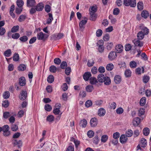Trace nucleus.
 <instances>
[{"label":"nucleus","instance_id":"nucleus-48","mask_svg":"<svg viewBox=\"0 0 151 151\" xmlns=\"http://www.w3.org/2000/svg\"><path fill=\"white\" fill-rule=\"evenodd\" d=\"M19 28L18 26H14L11 29V32L13 33L16 32L18 31Z\"/></svg>","mask_w":151,"mask_h":151},{"label":"nucleus","instance_id":"nucleus-40","mask_svg":"<svg viewBox=\"0 0 151 151\" xmlns=\"http://www.w3.org/2000/svg\"><path fill=\"white\" fill-rule=\"evenodd\" d=\"M49 15V18L48 19L46 23L47 24H50L52 20H53V17L52 16V14H51L49 13L48 14Z\"/></svg>","mask_w":151,"mask_h":151},{"label":"nucleus","instance_id":"nucleus-49","mask_svg":"<svg viewBox=\"0 0 151 151\" xmlns=\"http://www.w3.org/2000/svg\"><path fill=\"white\" fill-rule=\"evenodd\" d=\"M137 8L139 10H141L143 8V4L142 2H139L137 3Z\"/></svg>","mask_w":151,"mask_h":151},{"label":"nucleus","instance_id":"nucleus-16","mask_svg":"<svg viewBox=\"0 0 151 151\" xmlns=\"http://www.w3.org/2000/svg\"><path fill=\"white\" fill-rule=\"evenodd\" d=\"M105 77L104 74H100L98 76L97 80L100 83H103Z\"/></svg>","mask_w":151,"mask_h":151},{"label":"nucleus","instance_id":"nucleus-15","mask_svg":"<svg viewBox=\"0 0 151 151\" xmlns=\"http://www.w3.org/2000/svg\"><path fill=\"white\" fill-rule=\"evenodd\" d=\"M106 113V111L103 108L99 109L98 111V115L100 116H104Z\"/></svg>","mask_w":151,"mask_h":151},{"label":"nucleus","instance_id":"nucleus-57","mask_svg":"<svg viewBox=\"0 0 151 151\" xmlns=\"http://www.w3.org/2000/svg\"><path fill=\"white\" fill-rule=\"evenodd\" d=\"M28 39L27 37L26 36H23L19 38L20 40L22 42H25Z\"/></svg>","mask_w":151,"mask_h":151},{"label":"nucleus","instance_id":"nucleus-26","mask_svg":"<svg viewBox=\"0 0 151 151\" xmlns=\"http://www.w3.org/2000/svg\"><path fill=\"white\" fill-rule=\"evenodd\" d=\"M100 141V138L98 135H96L93 138V143L96 145H97Z\"/></svg>","mask_w":151,"mask_h":151},{"label":"nucleus","instance_id":"nucleus-44","mask_svg":"<svg viewBox=\"0 0 151 151\" xmlns=\"http://www.w3.org/2000/svg\"><path fill=\"white\" fill-rule=\"evenodd\" d=\"M10 95V93L9 91H7L4 92L3 94L4 98L5 99H7L9 97Z\"/></svg>","mask_w":151,"mask_h":151},{"label":"nucleus","instance_id":"nucleus-62","mask_svg":"<svg viewBox=\"0 0 151 151\" xmlns=\"http://www.w3.org/2000/svg\"><path fill=\"white\" fill-rule=\"evenodd\" d=\"M20 34L18 33L13 34L12 35V38L14 39H17L20 37Z\"/></svg>","mask_w":151,"mask_h":151},{"label":"nucleus","instance_id":"nucleus-56","mask_svg":"<svg viewBox=\"0 0 151 151\" xmlns=\"http://www.w3.org/2000/svg\"><path fill=\"white\" fill-rule=\"evenodd\" d=\"M13 60L15 61H18L19 59V55L18 53H15L13 56Z\"/></svg>","mask_w":151,"mask_h":151},{"label":"nucleus","instance_id":"nucleus-11","mask_svg":"<svg viewBox=\"0 0 151 151\" xmlns=\"http://www.w3.org/2000/svg\"><path fill=\"white\" fill-rule=\"evenodd\" d=\"M120 141L122 144L125 143L127 140V137L124 134L121 135L120 137Z\"/></svg>","mask_w":151,"mask_h":151},{"label":"nucleus","instance_id":"nucleus-46","mask_svg":"<svg viewBox=\"0 0 151 151\" xmlns=\"http://www.w3.org/2000/svg\"><path fill=\"white\" fill-rule=\"evenodd\" d=\"M124 74L126 77H129L131 76V72L130 70L127 69L125 71Z\"/></svg>","mask_w":151,"mask_h":151},{"label":"nucleus","instance_id":"nucleus-8","mask_svg":"<svg viewBox=\"0 0 151 151\" xmlns=\"http://www.w3.org/2000/svg\"><path fill=\"white\" fill-rule=\"evenodd\" d=\"M27 96V92L26 91L22 90L20 93L19 98L21 100H24L26 99Z\"/></svg>","mask_w":151,"mask_h":151},{"label":"nucleus","instance_id":"nucleus-5","mask_svg":"<svg viewBox=\"0 0 151 151\" xmlns=\"http://www.w3.org/2000/svg\"><path fill=\"white\" fill-rule=\"evenodd\" d=\"M60 104L57 103L55 104V107L53 110V113L55 115L59 114L60 113Z\"/></svg>","mask_w":151,"mask_h":151},{"label":"nucleus","instance_id":"nucleus-60","mask_svg":"<svg viewBox=\"0 0 151 151\" xmlns=\"http://www.w3.org/2000/svg\"><path fill=\"white\" fill-rule=\"evenodd\" d=\"M102 31L101 29H98L97 30L96 33V35L97 37H99L101 36L102 34Z\"/></svg>","mask_w":151,"mask_h":151},{"label":"nucleus","instance_id":"nucleus-19","mask_svg":"<svg viewBox=\"0 0 151 151\" xmlns=\"http://www.w3.org/2000/svg\"><path fill=\"white\" fill-rule=\"evenodd\" d=\"M121 81V78L119 75H116L114 77V81L116 84L120 83Z\"/></svg>","mask_w":151,"mask_h":151},{"label":"nucleus","instance_id":"nucleus-37","mask_svg":"<svg viewBox=\"0 0 151 151\" xmlns=\"http://www.w3.org/2000/svg\"><path fill=\"white\" fill-rule=\"evenodd\" d=\"M47 81L49 83H52L54 81L53 76L52 75L49 76L47 78Z\"/></svg>","mask_w":151,"mask_h":151},{"label":"nucleus","instance_id":"nucleus-9","mask_svg":"<svg viewBox=\"0 0 151 151\" xmlns=\"http://www.w3.org/2000/svg\"><path fill=\"white\" fill-rule=\"evenodd\" d=\"M139 28L141 30L140 31H142V32L144 34L147 35L149 33V29L146 27L142 25H141L139 26Z\"/></svg>","mask_w":151,"mask_h":151},{"label":"nucleus","instance_id":"nucleus-39","mask_svg":"<svg viewBox=\"0 0 151 151\" xmlns=\"http://www.w3.org/2000/svg\"><path fill=\"white\" fill-rule=\"evenodd\" d=\"M26 68V66L25 65L21 64L18 66V69L19 71H24L25 70Z\"/></svg>","mask_w":151,"mask_h":151},{"label":"nucleus","instance_id":"nucleus-42","mask_svg":"<svg viewBox=\"0 0 151 151\" xmlns=\"http://www.w3.org/2000/svg\"><path fill=\"white\" fill-rule=\"evenodd\" d=\"M141 145L142 147H144L146 145L147 141L146 139L145 138H142L141 140Z\"/></svg>","mask_w":151,"mask_h":151},{"label":"nucleus","instance_id":"nucleus-22","mask_svg":"<svg viewBox=\"0 0 151 151\" xmlns=\"http://www.w3.org/2000/svg\"><path fill=\"white\" fill-rule=\"evenodd\" d=\"M35 0H27V5L28 6H32L35 4Z\"/></svg>","mask_w":151,"mask_h":151},{"label":"nucleus","instance_id":"nucleus-45","mask_svg":"<svg viewBox=\"0 0 151 151\" xmlns=\"http://www.w3.org/2000/svg\"><path fill=\"white\" fill-rule=\"evenodd\" d=\"M133 134V131L131 129L128 130L126 132L127 137H131Z\"/></svg>","mask_w":151,"mask_h":151},{"label":"nucleus","instance_id":"nucleus-13","mask_svg":"<svg viewBox=\"0 0 151 151\" xmlns=\"http://www.w3.org/2000/svg\"><path fill=\"white\" fill-rule=\"evenodd\" d=\"M140 119L138 117H136L133 120V125L134 126H137L139 124Z\"/></svg>","mask_w":151,"mask_h":151},{"label":"nucleus","instance_id":"nucleus-43","mask_svg":"<svg viewBox=\"0 0 151 151\" xmlns=\"http://www.w3.org/2000/svg\"><path fill=\"white\" fill-rule=\"evenodd\" d=\"M150 133V130L148 128L146 127L143 130V134L145 136H147Z\"/></svg>","mask_w":151,"mask_h":151},{"label":"nucleus","instance_id":"nucleus-29","mask_svg":"<svg viewBox=\"0 0 151 151\" xmlns=\"http://www.w3.org/2000/svg\"><path fill=\"white\" fill-rule=\"evenodd\" d=\"M114 67V66L113 64H108L106 66V69L108 71H111L113 69Z\"/></svg>","mask_w":151,"mask_h":151},{"label":"nucleus","instance_id":"nucleus-28","mask_svg":"<svg viewBox=\"0 0 151 151\" xmlns=\"http://www.w3.org/2000/svg\"><path fill=\"white\" fill-rule=\"evenodd\" d=\"M61 63L60 68L62 69H65V73L66 74V62L63 61Z\"/></svg>","mask_w":151,"mask_h":151},{"label":"nucleus","instance_id":"nucleus-47","mask_svg":"<svg viewBox=\"0 0 151 151\" xmlns=\"http://www.w3.org/2000/svg\"><path fill=\"white\" fill-rule=\"evenodd\" d=\"M150 78L149 76L147 75L144 76L143 78V82L144 83H147L149 80Z\"/></svg>","mask_w":151,"mask_h":151},{"label":"nucleus","instance_id":"nucleus-35","mask_svg":"<svg viewBox=\"0 0 151 151\" xmlns=\"http://www.w3.org/2000/svg\"><path fill=\"white\" fill-rule=\"evenodd\" d=\"M146 101V99L145 97L142 98L140 101V104L142 106H143L145 104Z\"/></svg>","mask_w":151,"mask_h":151},{"label":"nucleus","instance_id":"nucleus-34","mask_svg":"<svg viewBox=\"0 0 151 151\" xmlns=\"http://www.w3.org/2000/svg\"><path fill=\"white\" fill-rule=\"evenodd\" d=\"M49 70L50 72L53 73H55L57 71V68L55 66L52 65L50 67Z\"/></svg>","mask_w":151,"mask_h":151},{"label":"nucleus","instance_id":"nucleus-31","mask_svg":"<svg viewBox=\"0 0 151 151\" xmlns=\"http://www.w3.org/2000/svg\"><path fill=\"white\" fill-rule=\"evenodd\" d=\"M90 81L91 84H95L98 82L96 78L94 77H91L90 79Z\"/></svg>","mask_w":151,"mask_h":151},{"label":"nucleus","instance_id":"nucleus-20","mask_svg":"<svg viewBox=\"0 0 151 151\" xmlns=\"http://www.w3.org/2000/svg\"><path fill=\"white\" fill-rule=\"evenodd\" d=\"M19 84L21 86H23L26 84V81L24 77H21L19 79Z\"/></svg>","mask_w":151,"mask_h":151},{"label":"nucleus","instance_id":"nucleus-38","mask_svg":"<svg viewBox=\"0 0 151 151\" xmlns=\"http://www.w3.org/2000/svg\"><path fill=\"white\" fill-rule=\"evenodd\" d=\"M12 53L11 50L10 49H8L4 52V55L6 57H9L10 56Z\"/></svg>","mask_w":151,"mask_h":151},{"label":"nucleus","instance_id":"nucleus-17","mask_svg":"<svg viewBox=\"0 0 151 151\" xmlns=\"http://www.w3.org/2000/svg\"><path fill=\"white\" fill-rule=\"evenodd\" d=\"M103 82L106 85H110L111 83V80L110 78L108 76H106L104 78Z\"/></svg>","mask_w":151,"mask_h":151},{"label":"nucleus","instance_id":"nucleus-30","mask_svg":"<svg viewBox=\"0 0 151 151\" xmlns=\"http://www.w3.org/2000/svg\"><path fill=\"white\" fill-rule=\"evenodd\" d=\"M94 61L93 59L88 60V63L87 65L88 67L92 66L94 64Z\"/></svg>","mask_w":151,"mask_h":151},{"label":"nucleus","instance_id":"nucleus-53","mask_svg":"<svg viewBox=\"0 0 151 151\" xmlns=\"http://www.w3.org/2000/svg\"><path fill=\"white\" fill-rule=\"evenodd\" d=\"M129 65L131 68H134L137 66V63L135 61H132L130 62Z\"/></svg>","mask_w":151,"mask_h":151},{"label":"nucleus","instance_id":"nucleus-3","mask_svg":"<svg viewBox=\"0 0 151 151\" xmlns=\"http://www.w3.org/2000/svg\"><path fill=\"white\" fill-rule=\"evenodd\" d=\"M140 39L138 38L134 39L133 41V42L134 45L135 46L141 47L143 45V42L141 41Z\"/></svg>","mask_w":151,"mask_h":151},{"label":"nucleus","instance_id":"nucleus-36","mask_svg":"<svg viewBox=\"0 0 151 151\" xmlns=\"http://www.w3.org/2000/svg\"><path fill=\"white\" fill-rule=\"evenodd\" d=\"M93 89V86H92L90 85L87 86L86 88V91L88 92H92Z\"/></svg>","mask_w":151,"mask_h":151},{"label":"nucleus","instance_id":"nucleus-51","mask_svg":"<svg viewBox=\"0 0 151 151\" xmlns=\"http://www.w3.org/2000/svg\"><path fill=\"white\" fill-rule=\"evenodd\" d=\"M94 134L93 132L91 130L89 131L87 133V136L89 138L92 137L94 136Z\"/></svg>","mask_w":151,"mask_h":151},{"label":"nucleus","instance_id":"nucleus-12","mask_svg":"<svg viewBox=\"0 0 151 151\" xmlns=\"http://www.w3.org/2000/svg\"><path fill=\"white\" fill-rule=\"evenodd\" d=\"M91 76V74L90 72H86L83 75V78L85 81H88Z\"/></svg>","mask_w":151,"mask_h":151},{"label":"nucleus","instance_id":"nucleus-4","mask_svg":"<svg viewBox=\"0 0 151 151\" xmlns=\"http://www.w3.org/2000/svg\"><path fill=\"white\" fill-rule=\"evenodd\" d=\"M117 56L116 52L114 51L110 52L109 54L108 58L111 61L114 60Z\"/></svg>","mask_w":151,"mask_h":151},{"label":"nucleus","instance_id":"nucleus-18","mask_svg":"<svg viewBox=\"0 0 151 151\" xmlns=\"http://www.w3.org/2000/svg\"><path fill=\"white\" fill-rule=\"evenodd\" d=\"M44 5L42 3H39L36 6V9L37 11H42L43 9Z\"/></svg>","mask_w":151,"mask_h":151},{"label":"nucleus","instance_id":"nucleus-10","mask_svg":"<svg viewBox=\"0 0 151 151\" xmlns=\"http://www.w3.org/2000/svg\"><path fill=\"white\" fill-rule=\"evenodd\" d=\"M97 124V119L95 118H92L90 121V124L92 127L96 126Z\"/></svg>","mask_w":151,"mask_h":151},{"label":"nucleus","instance_id":"nucleus-50","mask_svg":"<svg viewBox=\"0 0 151 151\" xmlns=\"http://www.w3.org/2000/svg\"><path fill=\"white\" fill-rule=\"evenodd\" d=\"M25 110H20L18 113L17 116L18 117L21 118L22 117L25 113Z\"/></svg>","mask_w":151,"mask_h":151},{"label":"nucleus","instance_id":"nucleus-55","mask_svg":"<svg viewBox=\"0 0 151 151\" xmlns=\"http://www.w3.org/2000/svg\"><path fill=\"white\" fill-rule=\"evenodd\" d=\"M54 62L55 64L59 65L61 63V60L59 58H56L54 60Z\"/></svg>","mask_w":151,"mask_h":151},{"label":"nucleus","instance_id":"nucleus-1","mask_svg":"<svg viewBox=\"0 0 151 151\" xmlns=\"http://www.w3.org/2000/svg\"><path fill=\"white\" fill-rule=\"evenodd\" d=\"M124 4L126 6H130L132 7H135L136 5V0H124Z\"/></svg>","mask_w":151,"mask_h":151},{"label":"nucleus","instance_id":"nucleus-7","mask_svg":"<svg viewBox=\"0 0 151 151\" xmlns=\"http://www.w3.org/2000/svg\"><path fill=\"white\" fill-rule=\"evenodd\" d=\"M103 42L102 40H99L97 43L99 46L98 50L99 52L101 53L104 52V47L103 46Z\"/></svg>","mask_w":151,"mask_h":151},{"label":"nucleus","instance_id":"nucleus-41","mask_svg":"<svg viewBox=\"0 0 151 151\" xmlns=\"http://www.w3.org/2000/svg\"><path fill=\"white\" fill-rule=\"evenodd\" d=\"M24 4V2L22 0H17V5L19 8H22Z\"/></svg>","mask_w":151,"mask_h":151},{"label":"nucleus","instance_id":"nucleus-32","mask_svg":"<svg viewBox=\"0 0 151 151\" xmlns=\"http://www.w3.org/2000/svg\"><path fill=\"white\" fill-rule=\"evenodd\" d=\"M90 17V19L92 21H95L96 20L97 18V15L95 13H89Z\"/></svg>","mask_w":151,"mask_h":151},{"label":"nucleus","instance_id":"nucleus-64","mask_svg":"<svg viewBox=\"0 0 151 151\" xmlns=\"http://www.w3.org/2000/svg\"><path fill=\"white\" fill-rule=\"evenodd\" d=\"M98 71L101 73H104L105 72V69L104 67L101 66L99 68Z\"/></svg>","mask_w":151,"mask_h":151},{"label":"nucleus","instance_id":"nucleus-23","mask_svg":"<svg viewBox=\"0 0 151 151\" xmlns=\"http://www.w3.org/2000/svg\"><path fill=\"white\" fill-rule=\"evenodd\" d=\"M146 35L144 34L142 31H139L137 34V38L140 40H142L144 38V36Z\"/></svg>","mask_w":151,"mask_h":151},{"label":"nucleus","instance_id":"nucleus-59","mask_svg":"<svg viewBox=\"0 0 151 151\" xmlns=\"http://www.w3.org/2000/svg\"><path fill=\"white\" fill-rule=\"evenodd\" d=\"M9 105V102L8 100H6L3 102L2 103V106L4 107H7Z\"/></svg>","mask_w":151,"mask_h":151},{"label":"nucleus","instance_id":"nucleus-63","mask_svg":"<svg viewBox=\"0 0 151 151\" xmlns=\"http://www.w3.org/2000/svg\"><path fill=\"white\" fill-rule=\"evenodd\" d=\"M92 105V102L90 100L87 101L85 103V106L87 107H89Z\"/></svg>","mask_w":151,"mask_h":151},{"label":"nucleus","instance_id":"nucleus-33","mask_svg":"<svg viewBox=\"0 0 151 151\" xmlns=\"http://www.w3.org/2000/svg\"><path fill=\"white\" fill-rule=\"evenodd\" d=\"M54 117L51 115H49L47 117L46 120L49 122H52L54 120Z\"/></svg>","mask_w":151,"mask_h":151},{"label":"nucleus","instance_id":"nucleus-52","mask_svg":"<svg viewBox=\"0 0 151 151\" xmlns=\"http://www.w3.org/2000/svg\"><path fill=\"white\" fill-rule=\"evenodd\" d=\"M45 109L48 111H50L52 109L51 106L48 104H47L45 106Z\"/></svg>","mask_w":151,"mask_h":151},{"label":"nucleus","instance_id":"nucleus-6","mask_svg":"<svg viewBox=\"0 0 151 151\" xmlns=\"http://www.w3.org/2000/svg\"><path fill=\"white\" fill-rule=\"evenodd\" d=\"M87 19L86 17H84V20H81L79 23V28L81 30L83 31L84 28V26L86 23Z\"/></svg>","mask_w":151,"mask_h":151},{"label":"nucleus","instance_id":"nucleus-2","mask_svg":"<svg viewBox=\"0 0 151 151\" xmlns=\"http://www.w3.org/2000/svg\"><path fill=\"white\" fill-rule=\"evenodd\" d=\"M48 37L47 35L44 34L42 32H40L37 34V38L40 40H45Z\"/></svg>","mask_w":151,"mask_h":151},{"label":"nucleus","instance_id":"nucleus-27","mask_svg":"<svg viewBox=\"0 0 151 151\" xmlns=\"http://www.w3.org/2000/svg\"><path fill=\"white\" fill-rule=\"evenodd\" d=\"M149 13L146 10H143L141 13V15L142 17L144 18H147L149 16Z\"/></svg>","mask_w":151,"mask_h":151},{"label":"nucleus","instance_id":"nucleus-61","mask_svg":"<svg viewBox=\"0 0 151 151\" xmlns=\"http://www.w3.org/2000/svg\"><path fill=\"white\" fill-rule=\"evenodd\" d=\"M124 111L123 109L121 107L117 108L116 110V112L118 114H121Z\"/></svg>","mask_w":151,"mask_h":151},{"label":"nucleus","instance_id":"nucleus-58","mask_svg":"<svg viewBox=\"0 0 151 151\" xmlns=\"http://www.w3.org/2000/svg\"><path fill=\"white\" fill-rule=\"evenodd\" d=\"M145 112V109L142 108L139 110V116H141L142 115L144 114Z\"/></svg>","mask_w":151,"mask_h":151},{"label":"nucleus","instance_id":"nucleus-21","mask_svg":"<svg viewBox=\"0 0 151 151\" xmlns=\"http://www.w3.org/2000/svg\"><path fill=\"white\" fill-rule=\"evenodd\" d=\"M97 10V9L96 6H91L89 9V13H95Z\"/></svg>","mask_w":151,"mask_h":151},{"label":"nucleus","instance_id":"nucleus-24","mask_svg":"<svg viewBox=\"0 0 151 151\" xmlns=\"http://www.w3.org/2000/svg\"><path fill=\"white\" fill-rule=\"evenodd\" d=\"M108 139V137L107 135H103L101 138V142L103 143L106 142Z\"/></svg>","mask_w":151,"mask_h":151},{"label":"nucleus","instance_id":"nucleus-25","mask_svg":"<svg viewBox=\"0 0 151 151\" xmlns=\"http://www.w3.org/2000/svg\"><path fill=\"white\" fill-rule=\"evenodd\" d=\"M87 124V121L85 119L81 120L80 123V125L82 127H85Z\"/></svg>","mask_w":151,"mask_h":151},{"label":"nucleus","instance_id":"nucleus-54","mask_svg":"<svg viewBox=\"0 0 151 151\" xmlns=\"http://www.w3.org/2000/svg\"><path fill=\"white\" fill-rule=\"evenodd\" d=\"M9 127L8 125H6L3 126L2 127V131L4 132L9 130Z\"/></svg>","mask_w":151,"mask_h":151},{"label":"nucleus","instance_id":"nucleus-14","mask_svg":"<svg viewBox=\"0 0 151 151\" xmlns=\"http://www.w3.org/2000/svg\"><path fill=\"white\" fill-rule=\"evenodd\" d=\"M115 49L118 53H120L122 52L123 49V47L121 45H118L116 46Z\"/></svg>","mask_w":151,"mask_h":151}]
</instances>
